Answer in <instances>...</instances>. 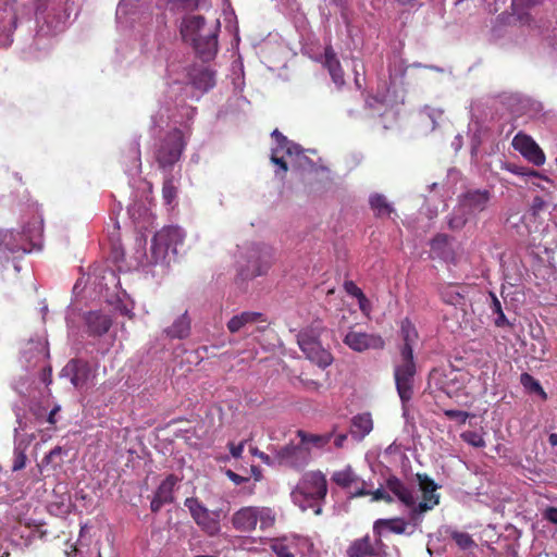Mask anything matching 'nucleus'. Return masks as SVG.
<instances>
[{"label": "nucleus", "mask_w": 557, "mask_h": 557, "mask_svg": "<svg viewBox=\"0 0 557 557\" xmlns=\"http://www.w3.org/2000/svg\"><path fill=\"white\" fill-rule=\"evenodd\" d=\"M416 478L418 487L407 485L396 476H389L384 485L372 493L373 500L392 503L397 499L409 509V522L403 518L380 519L374 523V532L380 524H384L393 533L411 534L413 530L408 532V527H419L423 516L440 504L441 495L436 493L440 485L425 473H417Z\"/></svg>", "instance_id": "obj_1"}, {"label": "nucleus", "mask_w": 557, "mask_h": 557, "mask_svg": "<svg viewBox=\"0 0 557 557\" xmlns=\"http://www.w3.org/2000/svg\"><path fill=\"white\" fill-rule=\"evenodd\" d=\"M196 114V108L184 103L171 106H161L157 113L151 116L153 129H163L164 126L173 124L170 131L157 145L154 149V159L163 170L172 168L181 158L186 146V137L177 125L189 122Z\"/></svg>", "instance_id": "obj_2"}, {"label": "nucleus", "mask_w": 557, "mask_h": 557, "mask_svg": "<svg viewBox=\"0 0 557 557\" xmlns=\"http://www.w3.org/2000/svg\"><path fill=\"white\" fill-rule=\"evenodd\" d=\"M219 22L212 28H207L205 18L200 15L185 16L181 23V35L185 41L193 45L196 53L203 61L212 60L218 52Z\"/></svg>", "instance_id": "obj_3"}, {"label": "nucleus", "mask_w": 557, "mask_h": 557, "mask_svg": "<svg viewBox=\"0 0 557 557\" xmlns=\"http://www.w3.org/2000/svg\"><path fill=\"white\" fill-rule=\"evenodd\" d=\"M327 494L325 475L321 471L306 472L290 493L293 503L302 511L312 509L315 515L322 512L321 503Z\"/></svg>", "instance_id": "obj_4"}, {"label": "nucleus", "mask_w": 557, "mask_h": 557, "mask_svg": "<svg viewBox=\"0 0 557 557\" xmlns=\"http://www.w3.org/2000/svg\"><path fill=\"white\" fill-rule=\"evenodd\" d=\"M274 146L271 149V161L278 166V170L286 173L288 165L293 169L309 171L314 168V163L310 160L298 144L287 139L278 129H274L271 134Z\"/></svg>", "instance_id": "obj_5"}, {"label": "nucleus", "mask_w": 557, "mask_h": 557, "mask_svg": "<svg viewBox=\"0 0 557 557\" xmlns=\"http://www.w3.org/2000/svg\"><path fill=\"white\" fill-rule=\"evenodd\" d=\"M492 198L488 189H469L461 194L458 203L447 218L450 230H461L467 222L483 212Z\"/></svg>", "instance_id": "obj_6"}, {"label": "nucleus", "mask_w": 557, "mask_h": 557, "mask_svg": "<svg viewBox=\"0 0 557 557\" xmlns=\"http://www.w3.org/2000/svg\"><path fill=\"white\" fill-rule=\"evenodd\" d=\"M42 233V221L35 219L23 231H1L0 232V262L9 259V253L30 252L37 246Z\"/></svg>", "instance_id": "obj_7"}, {"label": "nucleus", "mask_w": 557, "mask_h": 557, "mask_svg": "<svg viewBox=\"0 0 557 557\" xmlns=\"http://www.w3.org/2000/svg\"><path fill=\"white\" fill-rule=\"evenodd\" d=\"M273 260V250L264 244L247 245L238 260V275L243 280H251L268 273Z\"/></svg>", "instance_id": "obj_8"}, {"label": "nucleus", "mask_w": 557, "mask_h": 557, "mask_svg": "<svg viewBox=\"0 0 557 557\" xmlns=\"http://www.w3.org/2000/svg\"><path fill=\"white\" fill-rule=\"evenodd\" d=\"M234 530L250 534L257 530L265 531L275 523V513L270 507L245 506L236 510L231 518Z\"/></svg>", "instance_id": "obj_9"}, {"label": "nucleus", "mask_w": 557, "mask_h": 557, "mask_svg": "<svg viewBox=\"0 0 557 557\" xmlns=\"http://www.w3.org/2000/svg\"><path fill=\"white\" fill-rule=\"evenodd\" d=\"M323 330L324 327L321 323H314L301 330L297 335V343L301 351L306 355L307 359L320 368H326L333 361L331 352L320 342Z\"/></svg>", "instance_id": "obj_10"}, {"label": "nucleus", "mask_w": 557, "mask_h": 557, "mask_svg": "<svg viewBox=\"0 0 557 557\" xmlns=\"http://www.w3.org/2000/svg\"><path fill=\"white\" fill-rule=\"evenodd\" d=\"M417 373V366L414 358H410L409 351L404 354V357H398L394 362V380L397 394L401 401L403 414L407 416V404L413 397L414 376Z\"/></svg>", "instance_id": "obj_11"}, {"label": "nucleus", "mask_w": 557, "mask_h": 557, "mask_svg": "<svg viewBox=\"0 0 557 557\" xmlns=\"http://www.w3.org/2000/svg\"><path fill=\"white\" fill-rule=\"evenodd\" d=\"M35 16L39 32L50 35L62 30L67 18L60 1L37 0Z\"/></svg>", "instance_id": "obj_12"}, {"label": "nucleus", "mask_w": 557, "mask_h": 557, "mask_svg": "<svg viewBox=\"0 0 557 557\" xmlns=\"http://www.w3.org/2000/svg\"><path fill=\"white\" fill-rule=\"evenodd\" d=\"M15 2V0H0V48L11 46L17 21L30 14L29 8L26 5L16 8Z\"/></svg>", "instance_id": "obj_13"}, {"label": "nucleus", "mask_w": 557, "mask_h": 557, "mask_svg": "<svg viewBox=\"0 0 557 557\" xmlns=\"http://www.w3.org/2000/svg\"><path fill=\"white\" fill-rule=\"evenodd\" d=\"M184 231L178 226H168L159 231L151 243L152 261L159 263L172 252L177 253V247L183 244Z\"/></svg>", "instance_id": "obj_14"}, {"label": "nucleus", "mask_w": 557, "mask_h": 557, "mask_svg": "<svg viewBox=\"0 0 557 557\" xmlns=\"http://www.w3.org/2000/svg\"><path fill=\"white\" fill-rule=\"evenodd\" d=\"M184 506L189 510L190 516L205 533L214 536L221 532V510H209L195 497L186 498Z\"/></svg>", "instance_id": "obj_15"}, {"label": "nucleus", "mask_w": 557, "mask_h": 557, "mask_svg": "<svg viewBox=\"0 0 557 557\" xmlns=\"http://www.w3.org/2000/svg\"><path fill=\"white\" fill-rule=\"evenodd\" d=\"M277 466H284L293 469H304L311 460V448L298 444L289 443L276 448Z\"/></svg>", "instance_id": "obj_16"}, {"label": "nucleus", "mask_w": 557, "mask_h": 557, "mask_svg": "<svg viewBox=\"0 0 557 557\" xmlns=\"http://www.w3.org/2000/svg\"><path fill=\"white\" fill-rule=\"evenodd\" d=\"M347 557H387L386 545L380 537L371 539L364 535L350 543Z\"/></svg>", "instance_id": "obj_17"}, {"label": "nucleus", "mask_w": 557, "mask_h": 557, "mask_svg": "<svg viewBox=\"0 0 557 557\" xmlns=\"http://www.w3.org/2000/svg\"><path fill=\"white\" fill-rule=\"evenodd\" d=\"M511 145L515 150L535 166H541L545 163L546 157L544 151L531 136L520 132L512 138Z\"/></svg>", "instance_id": "obj_18"}, {"label": "nucleus", "mask_w": 557, "mask_h": 557, "mask_svg": "<svg viewBox=\"0 0 557 557\" xmlns=\"http://www.w3.org/2000/svg\"><path fill=\"white\" fill-rule=\"evenodd\" d=\"M344 343L351 350L357 352H363L370 349H383L385 345L384 339L379 334L352 330L345 335Z\"/></svg>", "instance_id": "obj_19"}, {"label": "nucleus", "mask_w": 557, "mask_h": 557, "mask_svg": "<svg viewBox=\"0 0 557 557\" xmlns=\"http://www.w3.org/2000/svg\"><path fill=\"white\" fill-rule=\"evenodd\" d=\"M215 85V72L208 65L195 64L189 70L186 88L189 86L201 94L209 91Z\"/></svg>", "instance_id": "obj_20"}, {"label": "nucleus", "mask_w": 557, "mask_h": 557, "mask_svg": "<svg viewBox=\"0 0 557 557\" xmlns=\"http://www.w3.org/2000/svg\"><path fill=\"white\" fill-rule=\"evenodd\" d=\"M48 357L47 342L41 338L29 339L22 350V359L25 362L26 369L36 368L46 363Z\"/></svg>", "instance_id": "obj_21"}, {"label": "nucleus", "mask_w": 557, "mask_h": 557, "mask_svg": "<svg viewBox=\"0 0 557 557\" xmlns=\"http://www.w3.org/2000/svg\"><path fill=\"white\" fill-rule=\"evenodd\" d=\"M332 480L338 486L349 490L354 496H364L370 494V492L364 488V481H361L350 467L334 472Z\"/></svg>", "instance_id": "obj_22"}, {"label": "nucleus", "mask_w": 557, "mask_h": 557, "mask_svg": "<svg viewBox=\"0 0 557 557\" xmlns=\"http://www.w3.org/2000/svg\"><path fill=\"white\" fill-rule=\"evenodd\" d=\"M90 368L84 360L73 359L62 369L61 375L69 377L75 387L83 386L89 377Z\"/></svg>", "instance_id": "obj_23"}, {"label": "nucleus", "mask_w": 557, "mask_h": 557, "mask_svg": "<svg viewBox=\"0 0 557 557\" xmlns=\"http://www.w3.org/2000/svg\"><path fill=\"white\" fill-rule=\"evenodd\" d=\"M431 252L434 257L445 262L456 263L457 253L453 245V239L445 234L436 235L431 242Z\"/></svg>", "instance_id": "obj_24"}, {"label": "nucleus", "mask_w": 557, "mask_h": 557, "mask_svg": "<svg viewBox=\"0 0 557 557\" xmlns=\"http://www.w3.org/2000/svg\"><path fill=\"white\" fill-rule=\"evenodd\" d=\"M190 67L191 66H189L183 60H180L177 58L171 59L166 66L168 85L170 87H173L175 85H184V88L186 89Z\"/></svg>", "instance_id": "obj_25"}, {"label": "nucleus", "mask_w": 557, "mask_h": 557, "mask_svg": "<svg viewBox=\"0 0 557 557\" xmlns=\"http://www.w3.org/2000/svg\"><path fill=\"white\" fill-rule=\"evenodd\" d=\"M84 319L87 332L91 336H101L106 334L111 326L109 315L100 311H90L85 314Z\"/></svg>", "instance_id": "obj_26"}, {"label": "nucleus", "mask_w": 557, "mask_h": 557, "mask_svg": "<svg viewBox=\"0 0 557 557\" xmlns=\"http://www.w3.org/2000/svg\"><path fill=\"white\" fill-rule=\"evenodd\" d=\"M373 430L372 416L369 412L356 414L350 420L349 434L350 436L360 442Z\"/></svg>", "instance_id": "obj_27"}, {"label": "nucleus", "mask_w": 557, "mask_h": 557, "mask_svg": "<svg viewBox=\"0 0 557 557\" xmlns=\"http://www.w3.org/2000/svg\"><path fill=\"white\" fill-rule=\"evenodd\" d=\"M400 336L403 343L399 346V357H404V354L406 351H409L410 358H413V346L416 345L419 335L414 325L411 323L409 319H405L401 321Z\"/></svg>", "instance_id": "obj_28"}, {"label": "nucleus", "mask_w": 557, "mask_h": 557, "mask_svg": "<svg viewBox=\"0 0 557 557\" xmlns=\"http://www.w3.org/2000/svg\"><path fill=\"white\" fill-rule=\"evenodd\" d=\"M164 334L171 339H184L190 334V318L187 311L177 317L174 322L164 330Z\"/></svg>", "instance_id": "obj_29"}, {"label": "nucleus", "mask_w": 557, "mask_h": 557, "mask_svg": "<svg viewBox=\"0 0 557 557\" xmlns=\"http://www.w3.org/2000/svg\"><path fill=\"white\" fill-rule=\"evenodd\" d=\"M17 426L14 429V449L26 451L35 440L34 433H28L27 423L23 421L20 412H15Z\"/></svg>", "instance_id": "obj_30"}, {"label": "nucleus", "mask_w": 557, "mask_h": 557, "mask_svg": "<svg viewBox=\"0 0 557 557\" xmlns=\"http://www.w3.org/2000/svg\"><path fill=\"white\" fill-rule=\"evenodd\" d=\"M125 172L131 175H137L141 169L139 140L134 138L128 146V151L124 156Z\"/></svg>", "instance_id": "obj_31"}, {"label": "nucleus", "mask_w": 557, "mask_h": 557, "mask_svg": "<svg viewBox=\"0 0 557 557\" xmlns=\"http://www.w3.org/2000/svg\"><path fill=\"white\" fill-rule=\"evenodd\" d=\"M324 66L327 69L333 82L337 86L344 85V72L341 63L332 47H326L324 50Z\"/></svg>", "instance_id": "obj_32"}, {"label": "nucleus", "mask_w": 557, "mask_h": 557, "mask_svg": "<svg viewBox=\"0 0 557 557\" xmlns=\"http://www.w3.org/2000/svg\"><path fill=\"white\" fill-rule=\"evenodd\" d=\"M263 321L262 320V313L260 312H250L245 311L240 314L234 315L228 322H227V329L231 333H237L239 332L245 325L247 324H253L256 322Z\"/></svg>", "instance_id": "obj_33"}, {"label": "nucleus", "mask_w": 557, "mask_h": 557, "mask_svg": "<svg viewBox=\"0 0 557 557\" xmlns=\"http://www.w3.org/2000/svg\"><path fill=\"white\" fill-rule=\"evenodd\" d=\"M440 295L445 304L455 307L462 305L465 300L462 287L454 284L443 285L440 289Z\"/></svg>", "instance_id": "obj_34"}, {"label": "nucleus", "mask_w": 557, "mask_h": 557, "mask_svg": "<svg viewBox=\"0 0 557 557\" xmlns=\"http://www.w3.org/2000/svg\"><path fill=\"white\" fill-rule=\"evenodd\" d=\"M297 436L299 437L300 443L302 445H305L309 448L314 447L318 449H321L324 446H326L332 438L331 433H329V434H311V433H307L302 430L297 431Z\"/></svg>", "instance_id": "obj_35"}, {"label": "nucleus", "mask_w": 557, "mask_h": 557, "mask_svg": "<svg viewBox=\"0 0 557 557\" xmlns=\"http://www.w3.org/2000/svg\"><path fill=\"white\" fill-rule=\"evenodd\" d=\"M137 4L135 0H121L116 8V20L121 24H127L128 22L135 21Z\"/></svg>", "instance_id": "obj_36"}, {"label": "nucleus", "mask_w": 557, "mask_h": 557, "mask_svg": "<svg viewBox=\"0 0 557 557\" xmlns=\"http://www.w3.org/2000/svg\"><path fill=\"white\" fill-rule=\"evenodd\" d=\"M542 3L541 0H512L511 9L513 14L521 21L529 20V11Z\"/></svg>", "instance_id": "obj_37"}, {"label": "nucleus", "mask_w": 557, "mask_h": 557, "mask_svg": "<svg viewBox=\"0 0 557 557\" xmlns=\"http://www.w3.org/2000/svg\"><path fill=\"white\" fill-rule=\"evenodd\" d=\"M176 482L177 479L173 474L168 475L157 488L154 496L168 504L172 503L174 499L173 490Z\"/></svg>", "instance_id": "obj_38"}, {"label": "nucleus", "mask_w": 557, "mask_h": 557, "mask_svg": "<svg viewBox=\"0 0 557 557\" xmlns=\"http://www.w3.org/2000/svg\"><path fill=\"white\" fill-rule=\"evenodd\" d=\"M271 548L275 553L276 557H297L295 541L277 539L273 542Z\"/></svg>", "instance_id": "obj_39"}, {"label": "nucleus", "mask_w": 557, "mask_h": 557, "mask_svg": "<svg viewBox=\"0 0 557 557\" xmlns=\"http://www.w3.org/2000/svg\"><path fill=\"white\" fill-rule=\"evenodd\" d=\"M372 210L379 216H387L392 212L391 205L386 201V198L382 195H372L369 199Z\"/></svg>", "instance_id": "obj_40"}, {"label": "nucleus", "mask_w": 557, "mask_h": 557, "mask_svg": "<svg viewBox=\"0 0 557 557\" xmlns=\"http://www.w3.org/2000/svg\"><path fill=\"white\" fill-rule=\"evenodd\" d=\"M460 437L468 445L475 448H483L486 445L483 434L476 431H465L460 434Z\"/></svg>", "instance_id": "obj_41"}, {"label": "nucleus", "mask_w": 557, "mask_h": 557, "mask_svg": "<svg viewBox=\"0 0 557 557\" xmlns=\"http://www.w3.org/2000/svg\"><path fill=\"white\" fill-rule=\"evenodd\" d=\"M506 169L509 172H511V173H513L516 175H519V176L536 177V178L545 181L548 184L552 183V181L548 177L541 175L537 171H534V170H530V169H527V168H523V166H519V165H515V164H508L506 166Z\"/></svg>", "instance_id": "obj_42"}, {"label": "nucleus", "mask_w": 557, "mask_h": 557, "mask_svg": "<svg viewBox=\"0 0 557 557\" xmlns=\"http://www.w3.org/2000/svg\"><path fill=\"white\" fill-rule=\"evenodd\" d=\"M521 384L529 391L540 394L544 399L546 398V393L541 386L540 382L535 380L529 373H522L520 376Z\"/></svg>", "instance_id": "obj_43"}, {"label": "nucleus", "mask_w": 557, "mask_h": 557, "mask_svg": "<svg viewBox=\"0 0 557 557\" xmlns=\"http://www.w3.org/2000/svg\"><path fill=\"white\" fill-rule=\"evenodd\" d=\"M450 536L461 549H469L475 545L471 535L466 532L454 530L450 532Z\"/></svg>", "instance_id": "obj_44"}, {"label": "nucleus", "mask_w": 557, "mask_h": 557, "mask_svg": "<svg viewBox=\"0 0 557 557\" xmlns=\"http://www.w3.org/2000/svg\"><path fill=\"white\" fill-rule=\"evenodd\" d=\"M168 4L172 11H191L198 8L199 0H169Z\"/></svg>", "instance_id": "obj_45"}, {"label": "nucleus", "mask_w": 557, "mask_h": 557, "mask_svg": "<svg viewBox=\"0 0 557 557\" xmlns=\"http://www.w3.org/2000/svg\"><path fill=\"white\" fill-rule=\"evenodd\" d=\"M162 193H163V198L166 201V203H171L176 195V188L174 186L172 178L165 180V182L163 184Z\"/></svg>", "instance_id": "obj_46"}, {"label": "nucleus", "mask_w": 557, "mask_h": 557, "mask_svg": "<svg viewBox=\"0 0 557 557\" xmlns=\"http://www.w3.org/2000/svg\"><path fill=\"white\" fill-rule=\"evenodd\" d=\"M26 460H27L26 451L14 449L12 470L20 471V470L24 469L26 466Z\"/></svg>", "instance_id": "obj_47"}, {"label": "nucleus", "mask_w": 557, "mask_h": 557, "mask_svg": "<svg viewBox=\"0 0 557 557\" xmlns=\"http://www.w3.org/2000/svg\"><path fill=\"white\" fill-rule=\"evenodd\" d=\"M252 454L258 456L260 460L268 466H277L276 448L273 450L272 455H268L263 451L258 450L257 448L252 449Z\"/></svg>", "instance_id": "obj_48"}, {"label": "nucleus", "mask_w": 557, "mask_h": 557, "mask_svg": "<svg viewBox=\"0 0 557 557\" xmlns=\"http://www.w3.org/2000/svg\"><path fill=\"white\" fill-rule=\"evenodd\" d=\"M445 417L451 420H458L460 423H465L470 414L467 411L456 410V409H446L444 410Z\"/></svg>", "instance_id": "obj_49"}, {"label": "nucleus", "mask_w": 557, "mask_h": 557, "mask_svg": "<svg viewBox=\"0 0 557 557\" xmlns=\"http://www.w3.org/2000/svg\"><path fill=\"white\" fill-rule=\"evenodd\" d=\"M344 289L348 295L357 299L363 295V292L352 281H346L344 283Z\"/></svg>", "instance_id": "obj_50"}, {"label": "nucleus", "mask_w": 557, "mask_h": 557, "mask_svg": "<svg viewBox=\"0 0 557 557\" xmlns=\"http://www.w3.org/2000/svg\"><path fill=\"white\" fill-rule=\"evenodd\" d=\"M396 3L406 11L416 10L422 4L420 0H396Z\"/></svg>", "instance_id": "obj_51"}, {"label": "nucleus", "mask_w": 557, "mask_h": 557, "mask_svg": "<svg viewBox=\"0 0 557 557\" xmlns=\"http://www.w3.org/2000/svg\"><path fill=\"white\" fill-rule=\"evenodd\" d=\"M357 300H358V306H359L360 311L364 315L369 317L371 313V310H372L370 300L366 297L364 294L361 297H359Z\"/></svg>", "instance_id": "obj_52"}, {"label": "nucleus", "mask_w": 557, "mask_h": 557, "mask_svg": "<svg viewBox=\"0 0 557 557\" xmlns=\"http://www.w3.org/2000/svg\"><path fill=\"white\" fill-rule=\"evenodd\" d=\"M63 450L60 446L52 448L44 458L46 463H53L57 458H60Z\"/></svg>", "instance_id": "obj_53"}, {"label": "nucleus", "mask_w": 557, "mask_h": 557, "mask_svg": "<svg viewBox=\"0 0 557 557\" xmlns=\"http://www.w3.org/2000/svg\"><path fill=\"white\" fill-rule=\"evenodd\" d=\"M244 447H245V442H240L239 444H234V443L228 444L230 453H231L232 457L236 458V459L242 457Z\"/></svg>", "instance_id": "obj_54"}, {"label": "nucleus", "mask_w": 557, "mask_h": 557, "mask_svg": "<svg viewBox=\"0 0 557 557\" xmlns=\"http://www.w3.org/2000/svg\"><path fill=\"white\" fill-rule=\"evenodd\" d=\"M300 384L308 391H319L321 384L318 381L311 379L299 377Z\"/></svg>", "instance_id": "obj_55"}, {"label": "nucleus", "mask_w": 557, "mask_h": 557, "mask_svg": "<svg viewBox=\"0 0 557 557\" xmlns=\"http://www.w3.org/2000/svg\"><path fill=\"white\" fill-rule=\"evenodd\" d=\"M424 111L428 114V116L431 119V121L433 123V127H434L435 123H436V120L442 116L443 111L440 110V109H433V108H430V107H425Z\"/></svg>", "instance_id": "obj_56"}, {"label": "nucleus", "mask_w": 557, "mask_h": 557, "mask_svg": "<svg viewBox=\"0 0 557 557\" xmlns=\"http://www.w3.org/2000/svg\"><path fill=\"white\" fill-rule=\"evenodd\" d=\"M491 310L493 313L498 314L503 312L502 304L495 294L491 293Z\"/></svg>", "instance_id": "obj_57"}, {"label": "nucleus", "mask_w": 557, "mask_h": 557, "mask_svg": "<svg viewBox=\"0 0 557 557\" xmlns=\"http://www.w3.org/2000/svg\"><path fill=\"white\" fill-rule=\"evenodd\" d=\"M544 518L549 522L557 524V507H548L544 511Z\"/></svg>", "instance_id": "obj_58"}, {"label": "nucleus", "mask_w": 557, "mask_h": 557, "mask_svg": "<svg viewBox=\"0 0 557 557\" xmlns=\"http://www.w3.org/2000/svg\"><path fill=\"white\" fill-rule=\"evenodd\" d=\"M112 257L114 261H120L124 257V250L120 244L113 243L112 244Z\"/></svg>", "instance_id": "obj_59"}, {"label": "nucleus", "mask_w": 557, "mask_h": 557, "mask_svg": "<svg viewBox=\"0 0 557 557\" xmlns=\"http://www.w3.org/2000/svg\"><path fill=\"white\" fill-rule=\"evenodd\" d=\"M226 475L228 476V479L234 482L236 485H239L246 481H248L247 478H244V476H240L239 474L233 472L232 470H227L226 471Z\"/></svg>", "instance_id": "obj_60"}, {"label": "nucleus", "mask_w": 557, "mask_h": 557, "mask_svg": "<svg viewBox=\"0 0 557 557\" xmlns=\"http://www.w3.org/2000/svg\"><path fill=\"white\" fill-rule=\"evenodd\" d=\"M41 380L47 385L51 383V368L46 366L45 363L42 364Z\"/></svg>", "instance_id": "obj_61"}, {"label": "nucleus", "mask_w": 557, "mask_h": 557, "mask_svg": "<svg viewBox=\"0 0 557 557\" xmlns=\"http://www.w3.org/2000/svg\"><path fill=\"white\" fill-rule=\"evenodd\" d=\"M166 503L161 500L160 498L153 496L150 508L153 512H158Z\"/></svg>", "instance_id": "obj_62"}, {"label": "nucleus", "mask_w": 557, "mask_h": 557, "mask_svg": "<svg viewBox=\"0 0 557 557\" xmlns=\"http://www.w3.org/2000/svg\"><path fill=\"white\" fill-rule=\"evenodd\" d=\"M495 325L498 327H504L510 325L504 311L497 314V318L495 319Z\"/></svg>", "instance_id": "obj_63"}, {"label": "nucleus", "mask_w": 557, "mask_h": 557, "mask_svg": "<svg viewBox=\"0 0 557 557\" xmlns=\"http://www.w3.org/2000/svg\"><path fill=\"white\" fill-rule=\"evenodd\" d=\"M347 440V434H339L336 436L334 444L337 447H342L344 445V442Z\"/></svg>", "instance_id": "obj_64"}]
</instances>
